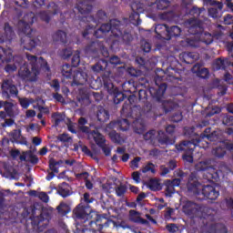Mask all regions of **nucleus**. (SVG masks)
<instances>
[{
  "label": "nucleus",
  "mask_w": 233,
  "mask_h": 233,
  "mask_svg": "<svg viewBox=\"0 0 233 233\" xmlns=\"http://www.w3.org/2000/svg\"><path fill=\"white\" fill-rule=\"evenodd\" d=\"M73 214L76 219V233H86L88 228H92L94 233H103L104 228H108L113 224L111 219L93 212L90 207L83 204H79L73 210Z\"/></svg>",
  "instance_id": "nucleus-1"
},
{
  "label": "nucleus",
  "mask_w": 233,
  "mask_h": 233,
  "mask_svg": "<svg viewBox=\"0 0 233 233\" xmlns=\"http://www.w3.org/2000/svg\"><path fill=\"white\" fill-rule=\"evenodd\" d=\"M35 20L34 13H27L22 20L18 22V31L20 35H25L21 37V46L25 50L32 51L36 46L41 45L39 36L35 37L36 31L32 29L30 25Z\"/></svg>",
  "instance_id": "nucleus-2"
},
{
  "label": "nucleus",
  "mask_w": 233,
  "mask_h": 233,
  "mask_svg": "<svg viewBox=\"0 0 233 233\" xmlns=\"http://www.w3.org/2000/svg\"><path fill=\"white\" fill-rule=\"evenodd\" d=\"M136 101H137V96L130 95L127 97V101L123 104L120 114L126 117L135 118L132 123L133 130L135 133L142 135L146 130V124L141 118L144 110L141 106L135 105Z\"/></svg>",
  "instance_id": "nucleus-3"
},
{
  "label": "nucleus",
  "mask_w": 233,
  "mask_h": 233,
  "mask_svg": "<svg viewBox=\"0 0 233 233\" xmlns=\"http://www.w3.org/2000/svg\"><path fill=\"white\" fill-rule=\"evenodd\" d=\"M187 189L195 196H203L202 199L216 200L219 191L211 185H204L198 181V172H191L187 178Z\"/></svg>",
  "instance_id": "nucleus-4"
},
{
  "label": "nucleus",
  "mask_w": 233,
  "mask_h": 233,
  "mask_svg": "<svg viewBox=\"0 0 233 233\" xmlns=\"http://www.w3.org/2000/svg\"><path fill=\"white\" fill-rule=\"evenodd\" d=\"M155 86L149 87L148 91L147 89L138 90V101L143 104L148 103V93L150 94L153 101L157 103H162L164 99V95L167 88V85L162 82L163 77L157 76L155 77Z\"/></svg>",
  "instance_id": "nucleus-5"
},
{
  "label": "nucleus",
  "mask_w": 233,
  "mask_h": 233,
  "mask_svg": "<svg viewBox=\"0 0 233 233\" xmlns=\"http://www.w3.org/2000/svg\"><path fill=\"white\" fill-rule=\"evenodd\" d=\"M182 211L192 219L195 218H203L209 221H215L216 219L215 215L211 213L213 210L210 208H203L193 201H186L182 206Z\"/></svg>",
  "instance_id": "nucleus-6"
},
{
  "label": "nucleus",
  "mask_w": 233,
  "mask_h": 233,
  "mask_svg": "<svg viewBox=\"0 0 233 233\" xmlns=\"http://www.w3.org/2000/svg\"><path fill=\"white\" fill-rule=\"evenodd\" d=\"M64 78L72 80L71 86H84L88 84V75L83 69L75 71L70 64H64L61 68Z\"/></svg>",
  "instance_id": "nucleus-7"
},
{
  "label": "nucleus",
  "mask_w": 233,
  "mask_h": 233,
  "mask_svg": "<svg viewBox=\"0 0 233 233\" xmlns=\"http://www.w3.org/2000/svg\"><path fill=\"white\" fill-rule=\"evenodd\" d=\"M195 168L198 172H205L204 175L207 177L208 181H218L221 177H225L224 171L227 169L226 166H220L218 170L215 169L207 161H201L196 164Z\"/></svg>",
  "instance_id": "nucleus-8"
},
{
  "label": "nucleus",
  "mask_w": 233,
  "mask_h": 233,
  "mask_svg": "<svg viewBox=\"0 0 233 233\" xmlns=\"http://www.w3.org/2000/svg\"><path fill=\"white\" fill-rule=\"evenodd\" d=\"M198 146H199V140H188L182 141L179 145H177L175 147H177V150L178 151H184V154L182 155L183 161H186L187 163L189 164H193V153Z\"/></svg>",
  "instance_id": "nucleus-9"
},
{
  "label": "nucleus",
  "mask_w": 233,
  "mask_h": 233,
  "mask_svg": "<svg viewBox=\"0 0 233 233\" xmlns=\"http://www.w3.org/2000/svg\"><path fill=\"white\" fill-rule=\"evenodd\" d=\"M39 74L40 71L37 69V66H35V64H33L31 66L28 65V63H24L18 71V76L20 78L29 82H36Z\"/></svg>",
  "instance_id": "nucleus-10"
},
{
  "label": "nucleus",
  "mask_w": 233,
  "mask_h": 233,
  "mask_svg": "<svg viewBox=\"0 0 233 233\" xmlns=\"http://www.w3.org/2000/svg\"><path fill=\"white\" fill-rule=\"evenodd\" d=\"M103 84L105 88L107 89V91L110 94H114V103L115 105H119L121 101L127 98V95L123 92L119 91L116 87L114 86L113 83L111 82L109 76L104 75L102 76Z\"/></svg>",
  "instance_id": "nucleus-11"
},
{
  "label": "nucleus",
  "mask_w": 233,
  "mask_h": 233,
  "mask_svg": "<svg viewBox=\"0 0 233 233\" xmlns=\"http://www.w3.org/2000/svg\"><path fill=\"white\" fill-rule=\"evenodd\" d=\"M123 25L120 23V26L116 30V35L111 42V47H117L120 44L129 45L133 41V35L128 32H123Z\"/></svg>",
  "instance_id": "nucleus-12"
},
{
  "label": "nucleus",
  "mask_w": 233,
  "mask_h": 233,
  "mask_svg": "<svg viewBox=\"0 0 233 233\" xmlns=\"http://www.w3.org/2000/svg\"><path fill=\"white\" fill-rule=\"evenodd\" d=\"M27 60L30 61L28 63V66H33V65L37 66V70L40 72L43 70L44 72H50V67L48 66V63L46 59H44L42 56L37 58L35 56L33 55H26Z\"/></svg>",
  "instance_id": "nucleus-13"
},
{
  "label": "nucleus",
  "mask_w": 233,
  "mask_h": 233,
  "mask_svg": "<svg viewBox=\"0 0 233 233\" xmlns=\"http://www.w3.org/2000/svg\"><path fill=\"white\" fill-rule=\"evenodd\" d=\"M120 25V21L114 19L111 20L108 24H103L100 28H98V32L102 31V33L106 35L111 31V40L113 42V39H115L116 35H117V30Z\"/></svg>",
  "instance_id": "nucleus-14"
},
{
  "label": "nucleus",
  "mask_w": 233,
  "mask_h": 233,
  "mask_svg": "<svg viewBox=\"0 0 233 233\" xmlns=\"http://www.w3.org/2000/svg\"><path fill=\"white\" fill-rule=\"evenodd\" d=\"M49 11H42L38 14L40 19L46 24L50 23L51 18L59 13V5H56L55 2H50L47 5Z\"/></svg>",
  "instance_id": "nucleus-15"
},
{
  "label": "nucleus",
  "mask_w": 233,
  "mask_h": 233,
  "mask_svg": "<svg viewBox=\"0 0 233 233\" xmlns=\"http://www.w3.org/2000/svg\"><path fill=\"white\" fill-rule=\"evenodd\" d=\"M201 233H228V228L222 223L207 224L202 228Z\"/></svg>",
  "instance_id": "nucleus-16"
},
{
  "label": "nucleus",
  "mask_w": 233,
  "mask_h": 233,
  "mask_svg": "<svg viewBox=\"0 0 233 233\" xmlns=\"http://www.w3.org/2000/svg\"><path fill=\"white\" fill-rule=\"evenodd\" d=\"M1 89L4 93L9 94L13 97H16L19 94L17 86L14 85L11 79L3 80Z\"/></svg>",
  "instance_id": "nucleus-17"
},
{
  "label": "nucleus",
  "mask_w": 233,
  "mask_h": 233,
  "mask_svg": "<svg viewBox=\"0 0 233 233\" xmlns=\"http://www.w3.org/2000/svg\"><path fill=\"white\" fill-rule=\"evenodd\" d=\"M187 32L190 35H200L204 31L203 22L199 19L190 18L188 21Z\"/></svg>",
  "instance_id": "nucleus-18"
},
{
  "label": "nucleus",
  "mask_w": 233,
  "mask_h": 233,
  "mask_svg": "<svg viewBox=\"0 0 233 233\" xmlns=\"http://www.w3.org/2000/svg\"><path fill=\"white\" fill-rule=\"evenodd\" d=\"M35 210H36L35 208H32V209H31L32 214H33V216L30 217L31 224H32V227L34 228V229H38V231L41 232V231H43V228H46V224H44L45 218L42 214L39 216H34Z\"/></svg>",
  "instance_id": "nucleus-19"
},
{
  "label": "nucleus",
  "mask_w": 233,
  "mask_h": 233,
  "mask_svg": "<svg viewBox=\"0 0 233 233\" xmlns=\"http://www.w3.org/2000/svg\"><path fill=\"white\" fill-rule=\"evenodd\" d=\"M130 8L133 12V15L130 16V18L132 19L133 16L137 17V25H140L142 23V20L139 18L140 17V14L144 12V5L143 3L139 2V1H132L130 3Z\"/></svg>",
  "instance_id": "nucleus-20"
},
{
  "label": "nucleus",
  "mask_w": 233,
  "mask_h": 233,
  "mask_svg": "<svg viewBox=\"0 0 233 233\" xmlns=\"http://www.w3.org/2000/svg\"><path fill=\"white\" fill-rule=\"evenodd\" d=\"M179 58L185 64L193 65L199 59V54L197 52H183Z\"/></svg>",
  "instance_id": "nucleus-21"
},
{
  "label": "nucleus",
  "mask_w": 233,
  "mask_h": 233,
  "mask_svg": "<svg viewBox=\"0 0 233 233\" xmlns=\"http://www.w3.org/2000/svg\"><path fill=\"white\" fill-rule=\"evenodd\" d=\"M102 48V45L98 41H92L85 47V52L91 57L96 58L98 55V51Z\"/></svg>",
  "instance_id": "nucleus-22"
},
{
  "label": "nucleus",
  "mask_w": 233,
  "mask_h": 233,
  "mask_svg": "<svg viewBox=\"0 0 233 233\" xmlns=\"http://www.w3.org/2000/svg\"><path fill=\"white\" fill-rule=\"evenodd\" d=\"M20 161H25L33 166L38 164V157L35 155L32 150L22 152V155L19 157Z\"/></svg>",
  "instance_id": "nucleus-23"
},
{
  "label": "nucleus",
  "mask_w": 233,
  "mask_h": 233,
  "mask_svg": "<svg viewBox=\"0 0 233 233\" xmlns=\"http://www.w3.org/2000/svg\"><path fill=\"white\" fill-rule=\"evenodd\" d=\"M212 5H216L218 7H209V9H208V15L214 19H218L221 16L219 11L223 8V3L219 1H213Z\"/></svg>",
  "instance_id": "nucleus-24"
},
{
  "label": "nucleus",
  "mask_w": 233,
  "mask_h": 233,
  "mask_svg": "<svg viewBox=\"0 0 233 233\" xmlns=\"http://www.w3.org/2000/svg\"><path fill=\"white\" fill-rule=\"evenodd\" d=\"M14 59L12 48H4L0 46V62L9 63Z\"/></svg>",
  "instance_id": "nucleus-25"
},
{
  "label": "nucleus",
  "mask_w": 233,
  "mask_h": 233,
  "mask_svg": "<svg viewBox=\"0 0 233 233\" xmlns=\"http://www.w3.org/2000/svg\"><path fill=\"white\" fill-rule=\"evenodd\" d=\"M192 73L196 74L197 76L203 79H208L210 77V72L207 67H200L198 64H195L191 69Z\"/></svg>",
  "instance_id": "nucleus-26"
},
{
  "label": "nucleus",
  "mask_w": 233,
  "mask_h": 233,
  "mask_svg": "<svg viewBox=\"0 0 233 233\" xmlns=\"http://www.w3.org/2000/svg\"><path fill=\"white\" fill-rule=\"evenodd\" d=\"M56 193L62 198H66L71 195V186L67 182H62L58 184L56 187Z\"/></svg>",
  "instance_id": "nucleus-27"
},
{
  "label": "nucleus",
  "mask_w": 233,
  "mask_h": 233,
  "mask_svg": "<svg viewBox=\"0 0 233 233\" xmlns=\"http://www.w3.org/2000/svg\"><path fill=\"white\" fill-rule=\"evenodd\" d=\"M205 138H207L209 141L216 140L215 132L211 133V127H206L205 131L200 136H198V137L194 138L191 141L198 140V144H200Z\"/></svg>",
  "instance_id": "nucleus-28"
},
{
  "label": "nucleus",
  "mask_w": 233,
  "mask_h": 233,
  "mask_svg": "<svg viewBox=\"0 0 233 233\" xmlns=\"http://www.w3.org/2000/svg\"><path fill=\"white\" fill-rule=\"evenodd\" d=\"M96 118L100 123H106L109 120V111L104 108L102 106H97Z\"/></svg>",
  "instance_id": "nucleus-29"
},
{
  "label": "nucleus",
  "mask_w": 233,
  "mask_h": 233,
  "mask_svg": "<svg viewBox=\"0 0 233 233\" xmlns=\"http://www.w3.org/2000/svg\"><path fill=\"white\" fill-rule=\"evenodd\" d=\"M129 219L135 224L147 225V219L140 217V213L136 210H129Z\"/></svg>",
  "instance_id": "nucleus-30"
},
{
  "label": "nucleus",
  "mask_w": 233,
  "mask_h": 233,
  "mask_svg": "<svg viewBox=\"0 0 233 233\" xmlns=\"http://www.w3.org/2000/svg\"><path fill=\"white\" fill-rule=\"evenodd\" d=\"M181 28L177 25H174L171 27L167 26V36L165 37V39L167 41H170V39H172V37H179V35H181Z\"/></svg>",
  "instance_id": "nucleus-31"
},
{
  "label": "nucleus",
  "mask_w": 233,
  "mask_h": 233,
  "mask_svg": "<svg viewBox=\"0 0 233 233\" xmlns=\"http://www.w3.org/2000/svg\"><path fill=\"white\" fill-rule=\"evenodd\" d=\"M181 69H176V67H167V76L170 78L171 81H182L181 79Z\"/></svg>",
  "instance_id": "nucleus-32"
},
{
  "label": "nucleus",
  "mask_w": 233,
  "mask_h": 233,
  "mask_svg": "<svg viewBox=\"0 0 233 233\" xmlns=\"http://www.w3.org/2000/svg\"><path fill=\"white\" fill-rule=\"evenodd\" d=\"M130 127V122L127 118H119L116 121H115V128L126 132L128 131Z\"/></svg>",
  "instance_id": "nucleus-33"
},
{
  "label": "nucleus",
  "mask_w": 233,
  "mask_h": 233,
  "mask_svg": "<svg viewBox=\"0 0 233 233\" xmlns=\"http://www.w3.org/2000/svg\"><path fill=\"white\" fill-rule=\"evenodd\" d=\"M53 40L55 43H60L62 45L67 44V34L65 31L58 30L53 35Z\"/></svg>",
  "instance_id": "nucleus-34"
},
{
  "label": "nucleus",
  "mask_w": 233,
  "mask_h": 233,
  "mask_svg": "<svg viewBox=\"0 0 233 233\" xmlns=\"http://www.w3.org/2000/svg\"><path fill=\"white\" fill-rule=\"evenodd\" d=\"M76 8L81 15H86L92 12L93 5L87 2H80L77 4Z\"/></svg>",
  "instance_id": "nucleus-35"
},
{
  "label": "nucleus",
  "mask_w": 233,
  "mask_h": 233,
  "mask_svg": "<svg viewBox=\"0 0 233 233\" xmlns=\"http://www.w3.org/2000/svg\"><path fill=\"white\" fill-rule=\"evenodd\" d=\"M108 66V62L106 59H99L91 69L95 73H99L105 71Z\"/></svg>",
  "instance_id": "nucleus-36"
},
{
  "label": "nucleus",
  "mask_w": 233,
  "mask_h": 233,
  "mask_svg": "<svg viewBox=\"0 0 233 233\" xmlns=\"http://www.w3.org/2000/svg\"><path fill=\"white\" fill-rule=\"evenodd\" d=\"M157 140L160 145H166V146L173 145L175 143V141L169 138L163 131L158 132Z\"/></svg>",
  "instance_id": "nucleus-37"
},
{
  "label": "nucleus",
  "mask_w": 233,
  "mask_h": 233,
  "mask_svg": "<svg viewBox=\"0 0 233 233\" xmlns=\"http://www.w3.org/2000/svg\"><path fill=\"white\" fill-rule=\"evenodd\" d=\"M167 25L159 24L155 28V33L157 35L158 39H165L167 33Z\"/></svg>",
  "instance_id": "nucleus-38"
},
{
  "label": "nucleus",
  "mask_w": 233,
  "mask_h": 233,
  "mask_svg": "<svg viewBox=\"0 0 233 233\" xmlns=\"http://www.w3.org/2000/svg\"><path fill=\"white\" fill-rule=\"evenodd\" d=\"M156 131L155 129H150L149 132L146 133L143 136L144 140H146L147 142H148L149 144L153 145V146H157V137H156Z\"/></svg>",
  "instance_id": "nucleus-39"
},
{
  "label": "nucleus",
  "mask_w": 233,
  "mask_h": 233,
  "mask_svg": "<svg viewBox=\"0 0 233 233\" xmlns=\"http://www.w3.org/2000/svg\"><path fill=\"white\" fill-rule=\"evenodd\" d=\"M91 137H93L95 142L96 143V145L100 147L103 145H105L106 143V139L104 138V137L97 131V129H94L91 132Z\"/></svg>",
  "instance_id": "nucleus-40"
},
{
  "label": "nucleus",
  "mask_w": 233,
  "mask_h": 233,
  "mask_svg": "<svg viewBox=\"0 0 233 233\" xmlns=\"http://www.w3.org/2000/svg\"><path fill=\"white\" fill-rule=\"evenodd\" d=\"M147 187L152 191L161 190V185L158 179L151 178L147 182Z\"/></svg>",
  "instance_id": "nucleus-41"
},
{
  "label": "nucleus",
  "mask_w": 233,
  "mask_h": 233,
  "mask_svg": "<svg viewBox=\"0 0 233 233\" xmlns=\"http://www.w3.org/2000/svg\"><path fill=\"white\" fill-rule=\"evenodd\" d=\"M88 18L97 25V24H100L101 22L106 20L107 19V15H106V14L104 11H102V9H100L96 13V18H94L93 16H88Z\"/></svg>",
  "instance_id": "nucleus-42"
},
{
  "label": "nucleus",
  "mask_w": 233,
  "mask_h": 233,
  "mask_svg": "<svg viewBox=\"0 0 233 233\" xmlns=\"http://www.w3.org/2000/svg\"><path fill=\"white\" fill-rule=\"evenodd\" d=\"M199 39L200 42L207 45V46H210L213 43V36L210 33L208 32H202L199 35Z\"/></svg>",
  "instance_id": "nucleus-43"
},
{
  "label": "nucleus",
  "mask_w": 233,
  "mask_h": 233,
  "mask_svg": "<svg viewBox=\"0 0 233 233\" xmlns=\"http://www.w3.org/2000/svg\"><path fill=\"white\" fill-rule=\"evenodd\" d=\"M165 190H166V196L167 197H172L173 194H175V187L171 182V179H166L164 181Z\"/></svg>",
  "instance_id": "nucleus-44"
},
{
  "label": "nucleus",
  "mask_w": 233,
  "mask_h": 233,
  "mask_svg": "<svg viewBox=\"0 0 233 233\" xmlns=\"http://www.w3.org/2000/svg\"><path fill=\"white\" fill-rule=\"evenodd\" d=\"M4 111L6 113L7 117H15L14 104L5 101L4 106Z\"/></svg>",
  "instance_id": "nucleus-45"
},
{
  "label": "nucleus",
  "mask_w": 233,
  "mask_h": 233,
  "mask_svg": "<svg viewBox=\"0 0 233 233\" xmlns=\"http://www.w3.org/2000/svg\"><path fill=\"white\" fill-rule=\"evenodd\" d=\"M196 127H184V136L191 138L190 140L194 139V138H198L199 136L198 134H196Z\"/></svg>",
  "instance_id": "nucleus-46"
},
{
  "label": "nucleus",
  "mask_w": 233,
  "mask_h": 233,
  "mask_svg": "<svg viewBox=\"0 0 233 233\" xmlns=\"http://www.w3.org/2000/svg\"><path fill=\"white\" fill-rule=\"evenodd\" d=\"M204 11L205 7H198V5H193V7L189 9V15H193V18L198 19V17H199Z\"/></svg>",
  "instance_id": "nucleus-47"
},
{
  "label": "nucleus",
  "mask_w": 233,
  "mask_h": 233,
  "mask_svg": "<svg viewBox=\"0 0 233 233\" xmlns=\"http://www.w3.org/2000/svg\"><path fill=\"white\" fill-rule=\"evenodd\" d=\"M109 137L115 144L121 145L125 142L123 137L118 133H116V131L110 132Z\"/></svg>",
  "instance_id": "nucleus-48"
},
{
  "label": "nucleus",
  "mask_w": 233,
  "mask_h": 233,
  "mask_svg": "<svg viewBox=\"0 0 233 233\" xmlns=\"http://www.w3.org/2000/svg\"><path fill=\"white\" fill-rule=\"evenodd\" d=\"M170 5V2L168 0H157L156 5L157 10H165L167 9Z\"/></svg>",
  "instance_id": "nucleus-49"
},
{
  "label": "nucleus",
  "mask_w": 233,
  "mask_h": 233,
  "mask_svg": "<svg viewBox=\"0 0 233 233\" xmlns=\"http://www.w3.org/2000/svg\"><path fill=\"white\" fill-rule=\"evenodd\" d=\"M81 63V58H80V54H75L73 55L72 58H71V68H76L77 66H79Z\"/></svg>",
  "instance_id": "nucleus-50"
},
{
  "label": "nucleus",
  "mask_w": 233,
  "mask_h": 233,
  "mask_svg": "<svg viewBox=\"0 0 233 233\" xmlns=\"http://www.w3.org/2000/svg\"><path fill=\"white\" fill-rule=\"evenodd\" d=\"M73 55V49L71 47H66L61 50L60 56L63 59H68Z\"/></svg>",
  "instance_id": "nucleus-51"
},
{
  "label": "nucleus",
  "mask_w": 233,
  "mask_h": 233,
  "mask_svg": "<svg viewBox=\"0 0 233 233\" xmlns=\"http://www.w3.org/2000/svg\"><path fill=\"white\" fill-rule=\"evenodd\" d=\"M4 169L10 175L12 179L15 178V176L17 174V170L15 168H14L13 167H11L7 164H5Z\"/></svg>",
  "instance_id": "nucleus-52"
},
{
  "label": "nucleus",
  "mask_w": 233,
  "mask_h": 233,
  "mask_svg": "<svg viewBox=\"0 0 233 233\" xmlns=\"http://www.w3.org/2000/svg\"><path fill=\"white\" fill-rule=\"evenodd\" d=\"M52 118L55 120V127H58L64 121L63 116L58 112H55Z\"/></svg>",
  "instance_id": "nucleus-53"
},
{
  "label": "nucleus",
  "mask_w": 233,
  "mask_h": 233,
  "mask_svg": "<svg viewBox=\"0 0 233 233\" xmlns=\"http://www.w3.org/2000/svg\"><path fill=\"white\" fill-rule=\"evenodd\" d=\"M151 172L152 174L156 173L155 170V165L151 162H148L143 168H142V173L146 174Z\"/></svg>",
  "instance_id": "nucleus-54"
},
{
  "label": "nucleus",
  "mask_w": 233,
  "mask_h": 233,
  "mask_svg": "<svg viewBox=\"0 0 233 233\" xmlns=\"http://www.w3.org/2000/svg\"><path fill=\"white\" fill-rule=\"evenodd\" d=\"M127 73L133 77L140 76L143 74L141 69H136V67H128Z\"/></svg>",
  "instance_id": "nucleus-55"
},
{
  "label": "nucleus",
  "mask_w": 233,
  "mask_h": 233,
  "mask_svg": "<svg viewBox=\"0 0 233 233\" xmlns=\"http://www.w3.org/2000/svg\"><path fill=\"white\" fill-rule=\"evenodd\" d=\"M185 42L187 46L191 48H198L199 46L198 42L193 38H186Z\"/></svg>",
  "instance_id": "nucleus-56"
},
{
  "label": "nucleus",
  "mask_w": 233,
  "mask_h": 233,
  "mask_svg": "<svg viewBox=\"0 0 233 233\" xmlns=\"http://www.w3.org/2000/svg\"><path fill=\"white\" fill-rule=\"evenodd\" d=\"M213 154L215 155L216 157H224L226 155V149L224 147H216L213 150Z\"/></svg>",
  "instance_id": "nucleus-57"
},
{
  "label": "nucleus",
  "mask_w": 233,
  "mask_h": 233,
  "mask_svg": "<svg viewBox=\"0 0 233 233\" xmlns=\"http://www.w3.org/2000/svg\"><path fill=\"white\" fill-rule=\"evenodd\" d=\"M49 168L52 172L58 174L59 173V167L56 164V159L51 158L49 160Z\"/></svg>",
  "instance_id": "nucleus-58"
},
{
  "label": "nucleus",
  "mask_w": 233,
  "mask_h": 233,
  "mask_svg": "<svg viewBox=\"0 0 233 233\" xmlns=\"http://www.w3.org/2000/svg\"><path fill=\"white\" fill-rule=\"evenodd\" d=\"M127 187L126 185H120L118 187L115 189V192H116V196L122 197L127 193Z\"/></svg>",
  "instance_id": "nucleus-59"
},
{
  "label": "nucleus",
  "mask_w": 233,
  "mask_h": 233,
  "mask_svg": "<svg viewBox=\"0 0 233 233\" xmlns=\"http://www.w3.org/2000/svg\"><path fill=\"white\" fill-rule=\"evenodd\" d=\"M13 2L16 6L21 8H28L29 5L28 0H13Z\"/></svg>",
  "instance_id": "nucleus-60"
},
{
  "label": "nucleus",
  "mask_w": 233,
  "mask_h": 233,
  "mask_svg": "<svg viewBox=\"0 0 233 233\" xmlns=\"http://www.w3.org/2000/svg\"><path fill=\"white\" fill-rule=\"evenodd\" d=\"M183 120V115L181 112H177L171 116V121L174 123H179Z\"/></svg>",
  "instance_id": "nucleus-61"
},
{
  "label": "nucleus",
  "mask_w": 233,
  "mask_h": 233,
  "mask_svg": "<svg viewBox=\"0 0 233 233\" xmlns=\"http://www.w3.org/2000/svg\"><path fill=\"white\" fill-rule=\"evenodd\" d=\"M167 230L169 233H177L179 231V228L176 224L171 223V224L167 225Z\"/></svg>",
  "instance_id": "nucleus-62"
},
{
  "label": "nucleus",
  "mask_w": 233,
  "mask_h": 233,
  "mask_svg": "<svg viewBox=\"0 0 233 233\" xmlns=\"http://www.w3.org/2000/svg\"><path fill=\"white\" fill-rule=\"evenodd\" d=\"M58 141L62 143H69L70 141H72V137H70L67 134H62L58 136Z\"/></svg>",
  "instance_id": "nucleus-63"
},
{
  "label": "nucleus",
  "mask_w": 233,
  "mask_h": 233,
  "mask_svg": "<svg viewBox=\"0 0 233 233\" xmlns=\"http://www.w3.org/2000/svg\"><path fill=\"white\" fill-rule=\"evenodd\" d=\"M223 24L226 25H233V15H226L223 18Z\"/></svg>",
  "instance_id": "nucleus-64"
}]
</instances>
